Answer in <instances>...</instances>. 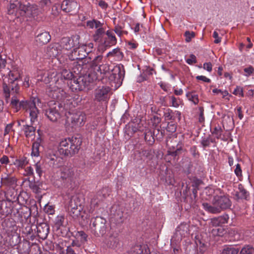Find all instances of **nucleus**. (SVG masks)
Instances as JSON below:
<instances>
[{"mask_svg": "<svg viewBox=\"0 0 254 254\" xmlns=\"http://www.w3.org/2000/svg\"><path fill=\"white\" fill-rule=\"evenodd\" d=\"M28 163L26 158L22 157L19 159L16 160L15 164L19 167H23Z\"/></svg>", "mask_w": 254, "mask_h": 254, "instance_id": "44", "label": "nucleus"}, {"mask_svg": "<svg viewBox=\"0 0 254 254\" xmlns=\"http://www.w3.org/2000/svg\"><path fill=\"white\" fill-rule=\"evenodd\" d=\"M81 142V140L77 137L64 138V156H71L77 153Z\"/></svg>", "mask_w": 254, "mask_h": 254, "instance_id": "6", "label": "nucleus"}, {"mask_svg": "<svg viewBox=\"0 0 254 254\" xmlns=\"http://www.w3.org/2000/svg\"><path fill=\"white\" fill-rule=\"evenodd\" d=\"M42 184L39 182H30L29 183V188L35 193H39L40 192V187Z\"/></svg>", "mask_w": 254, "mask_h": 254, "instance_id": "34", "label": "nucleus"}, {"mask_svg": "<svg viewBox=\"0 0 254 254\" xmlns=\"http://www.w3.org/2000/svg\"><path fill=\"white\" fill-rule=\"evenodd\" d=\"M3 182L7 185L10 186L15 183L16 179L13 177H7L3 179Z\"/></svg>", "mask_w": 254, "mask_h": 254, "instance_id": "47", "label": "nucleus"}, {"mask_svg": "<svg viewBox=\"0 0 254 254\" xmlns=\"http://www.w3.org/2000/svg\"><path fill=\"white\" fill-rule=\"evenodd\" d=\"M25 208L26 209L25 210H24L23 208L21 207L19 208L16 209V213L18 217L21 218L23 217L25 219H27L31 216L32 210L35 209L36 212V214H38L37 207L36 205L32 206L30 208L26 206H25Z\"/></svg>", "mask_w": 254, "mask_h": 254, "instance_id": "19", "label": "nucleus"}, {"mask_svg": "<svg viewBox=\"0 0 254 254\" xmlns=\"http://www.w3.org/2000/svg\"><path fill=\"white\" fill-rule=\"evenodd\" d=\"M163 116L165 120L174 121L177 119L180 121L181 118V113L178 111H173L170 109H167L164 112Z\"/></svg>", "mask_w": 254, "mask_h": 254, "instance_id": "18", "label": "nucleus"}, {"mask_svg": "<svg viewBox=\"0 0 254 254\" xmlns=\"http://www.w3.org/2000/svg\"><path fill=\"white\" fill-rule=\"evenodd\" d=\"M36 7L29 3L27 5L20 3L18 8L14 3H10L7 9V13L9 15H14L16 17L20 16L30 17L36 14Z\"/></svg>", "mask_w": 254, "mask_h": 254, "instance_id": "4", "label": "nucleus"}, {"mask_svg": "<svg viewBox=\"0 0 254 254\" xmlns=\"http://www.w3.org/2000/svg\"><path fill=\"white\" fill-rule=\"evenodd\" d=\"M55 105L54 108H50L46 110L45 112L47 117L52 122L57 121L61 118V113L63 111L61 104L57 103H55Z\"/></svg>", "mask_w": 254, "mask_h": 254, "instance_id": "12", "label": "nucleus"}, {"mask_svg": "<svg viewBox=\"0 0 254 254\" xmlns=\"http://www.w3.org/2000/svg\"><path fill=\"white\" fill-rule=\"evenodd\" d=\"M189 226L187 223H181L176 229L175 234L176 236H180L181 239L187 236L189 234Z\"/></svg>", "mask_w": 254, "mask_h": 254, "instance_id": "23", "label": "nucleus"}, {"mask_svg": "<svg viewBox=\"0 0 254 254\" xmlns=\"http://www.w3.org/2000/svg\"><path fill=\"white\" fill-rule=\"evenodd\" d=\"M112 72V74L109 76L110 80L113 81L115 83L122 84L125 75V69L124 65L119 64L116 65Z\"/></svg>", "mask_w": 254, "mask_h": 254, "instance_id": "10", "label": "nucleus"}, {"mask_svg": "<svg viewBox=\"0 0 254 254\" xmlns=\"http://www.w3.org/2000/svg\"><path fill=\"white\" fill-rule=\"evenodd\" d=\"M232 202L228 195H215L212 199L211 204L202 203L204 209L211 213L217 214L221 211L230 208Z\"/></svg>", "mask_w": 254, "mask_h": 254, "instance_id": "2", "label": "nucleus"}, {"mask_svg": "<svg viewBox=\"0 0 254 254\" xmlns=\"http://www.w3.org/2000/svg\"><path fill=\"white\" fill-rule=\"evenodd\" d=\"M23 130L26 137H30L35 135V128L32 126L26 125L23 126Z\"/></svg>", "mask_w": 254, "mask_h": 254, "instance_id": "30", "label": "nucleus"}, {"mask_svg": "<svg viewBox=\"0 0 254 254\" xmlns=\"http://www.w3.org/2000/svg\"><path fill=\"white\" fill-rule=\"evenodd\" d=\"M129 254H151L150 250L147 245L136 244L131 247L128 252Z\"/></svg>", "mask_w": 254, "mask_h": 254, "instance_id": "16", "label": "nucleus"}, {"mask_svg": "<svg viewBox=\"0 0 254 254\" xmlns=\"http://www.w3.org/2000/svg\"><path fill=\"white\" fill-rule=\"evenodd\" d=\"M196 78L197 80H202L204 82H207V83H210L211 82V80L210 79H209V78H207L206 77H205V76H203V75L197 76L196 77Z\"/></svg>", "mask_w": 254, "mask_h": 254, "instance_id": "62", "label": "nucleus"}, {"mask_svg": "<svg viewBox=\"0 0 254 254\" xmlns=\"http://www.w3.org/2000/svg\"><path fill=\"white\" fill-rule=\"evenodd\" d=\"M69 208L71 209V211L72 212L73 214L75 213L76 215H78L79 214L81 209V203L76 195L71 196L68 205L69 211Z\"/></svg>", "mask_w": 254, "mask_h": 254, "instance_id": "13", "label": "nucleus"}, {"mask_svg": "<svg viewBox=\"0 0 254 254\" xmlns=\"http://www.w3.org/2000/svg\"><path fill=\"white\" fill-rule=\"evenodd\" d=\"M106 34L107 37L104 38L103 46L105 47H109L116 45L117 43V39L113 32L108 30L106 32Z\"/></svg>", "mask_w": 254, "mask_h": 254, "instance_id": "20", "label": "nucleus"}, {"mask_svg": "<svg viewBox=\"0 0 254 254\" xmlns=\"http://www.w3.org/2000/svg\"><path fill=\"white\" fill-rule=\"evenodd\" d=\"M186 96L188 99L192 101L194 104L196 105L198 103L199 100L198 95L197 94H194L193 93H188L186 94Z\"/></svg>", "mask_w": 254, "mask_h": 254, "instance_id": "41", "label": "nucleus"}, {"mask_svg": "<svg viewBox=\"0 0 254 254\" xmlns=\"http://www.w3.org/2000/svg\"><path fill=\"white\" fill-rule=\"evenodd\" d=\"M177 129V125L174 122V121H171L168 122L167 127H166V129L167 131L170 133L175 132Z\"/></svg>", "mask_w": 254, "mask_h": 254, "instance_id": "42", "label": "nucleus"}, {"mask_svg": "<svg viewBox=\"0 0 254 254\" xmlns=\"http://www.w3.org/2000/svg\"><path fill=\"white\" fill-rule=\"evenodd\" d=\"M64 216H58L55 220V223L54 226L55 234L58 237L63 236L64 230Z\"/></svg>", "mask_w": 254, "mask_h": 254, "instance_id": "17", "label": "nucleus"}, {"mask_svg": "<svg viewBox=\"0 0 254 254\" xmlns=\"http://www.w3.org/2000/svg\"><path fill=\"white\" fill-rule=\"evenodd\" d=\"M40 100L38 98H34L32 100L27 101L24 105L23 108L25 109L26 111L29 114L30 117V121L33 124L35 122L37 121L38 115L39 114V110L37 109V105L38 104Z\"/></svg>", "mask_w": 254, "mask_h": 254, "instance_id": "7", "label": "nucleus"}, {"mask_svg": "<svg viewBox=\"0 0 254 254\" xmlns=\"http://www.w3.org/2000/svg\"><path fill=\"white\" fill-rule=\"evenodd\" d=\"M186 62L189 64H192L197 62L196 57L193 54L190 56V58L186 60Z\"/></svg>", "mask_w": 254, "mask_h": 254, "instance_id": "55", "label": "nucleus"}, {"mask_svg": "<svg viewBox=\"0 0 254 254\" xmlns=\"http://www.w3.org/2000/svg\"><path fill=\"white\" fill-rule=\"evenodd\" d=\"M91 229L93 234L96 237L103 236L106 232V220L105 219L97 216L91 219Z\"/></svg>", "mask_w": 254, "mask_h": 254, "instance_id": "5", "label": "nucleus"}, {"mask_svg": "<svg viewBox=\"0 0 254 254\" xmlns=\"http://www.w3.org/2000/svg\"><path fill=\"white\" fill-rule=\"evenodd\" d=\"M99 80L94 72L77 78L71 71L64 69V84L72 92L83 90L90 83Z\"/></svg>", "mask_w": 254, "mask_h": 254, "instance_id": "1", "label": "nucleus"}, {"mask_svg": "<svg viewBox=\"0 0 254 254\" xmlns=\"http://www.w3.org/2000/svg\"><path fill=\"white\" fill-rule=\"evenodd\" d=\"M153 126L156 127L161 122V119L156 116H154L151 119Z\"/></svg>", "mask_w": 254, "mask_h": 254, "instance_id": "50", "label": "nucleus"}, {"mask_svg": "<svg viewBox=\"0 0 254 254\" xmlns=\"http://www.w3.org/2000/svg\"><path fill=\"white\" fill-rule=\"evenodd\" d=\"M239 249L233 246H225L221 254H238Z\"/></svg>", "mask_w": 254, "mask_h": 254, "instance_id": "32", "label": "nucleus"}, {"mask_svg": "<svg viewBox=\"0 0 254 254\" xmlns=\"http://www.w3.org/2000/svg\"><path fill=\"white\" fill-rule=\"evenodd\" d=\"M233 93L236 95H239L240 96L243 97L244 94L243 88L240 86H237Z\"/></svg>", "mask_w": 254, "mask_h": 254, "instance_id": "53", "label": "nucleus"}, {"mask_svg": "<svg viewBox=\"0 0 254 254\" xmlns=\"http://www.w3.org/2000/svg\"><path fill=\"white\" fill-rule=\"evenodd\" d=\"M78 236L80 237L81 238V241H87V235L82 231H78Z\"/></svg>", "mask_w": 254, "mask_h": 254, "instance_id": "61", "label": "nucleus"}, {"mask_svg": "<svg viewBox=\"0 0 254 254\" xmlns=\"http://www.w3.org/2000/svg\"><path fill=\"white\" fill-rule=\"evenodd\" d=\"M211 223L213 226H215L216 227V226L222 225L219 217L212 218Z\"/></svg>", "mask_w": 254, "mask_h": 254, "instance_id": "56", "label": "nucleus"}, {"mask_svg": "<svg viewBox=\"0 0 254 254\" xmlns=\"http://www.w3.org/2000/svg\"><path fill=\"white\" fill-rule=\"evenodd\" d=\"M79 45V36H72L71 37H64V49L69 50L71 48H77Z\"/></svg>", "mask_w": 254, "mask_h": 254, "instance_id": "14", "label": "nucleus"}, {"mask_svg": "<svg viewBox=\"0 0 254 254\" xmlns=\"http://www.w3.org/2000/svg\"><path fill=\"white\" fill-rule=\"evenodd\" d=\"M198 190V189L197 188H193L192 190L193 196H190V197H186V202L189 203L190 205H194L195 204Z\"/></svg>", "mask_w": 254, "mask_h": 254, "instance_id": "35", "label": "nucleus"}, {"mask_svg": "<svg viewBox=\"0 0 254 254\" xmlns=\"http://www.w3.org/2000/svg\"><path fill=\"white\" fill-rule=\"evenodd\" d=\"M239 254H254V247L251 245H246L241 250Z\"/></svg>", "mask_w": 254, "mask_h": 254, "instance_id": "36", "label": "nucleus"}, {"mask_svg": "<svg viewBox=\"0 0 254 254\" xmlns=\"http://www.w3.org/2000/svg\"><path fill=\"white\" fill-rule=\"evenodd\" d=\"M191 186L193 188L198 189L199 186L202 184V181L196 177H193L190 179Z\"/></svg>", "mask_w": 254, "mask_h": 254, "instance_id": "43", "label": "nucleus"}, {"mask_svg": "<svg viewBox=\"0 0 254 254\" xmlns=\"http://www.w3.org/2000/svg\"><path fill=\"white\" fill-rule=\"evenodd\" d=\"M107 57H115L117 60L120 61L124 58V54L121 51L120 48H117L109 52L107 54Z\"/></svg>", "mask_w": 254, "mask_h": 254, "instance_id": "27", "label": "nucleus"}, {"mask_svg": "<svg viewBox=\"0 0 254 254\" xmlns=\"http://www.w3.org/2000/svg\"><path fill=\"white\" fill-rule=\"evenodd\" d=\"M42 166V165L40 161L37 162L35 165L36 172L39 177H41L43 173Z\"/></svg>", "mask_w": 254, "mask_h": 254, "instance_id": "48", "label": "nucleus"}, {"mask_svg": "<svg viewBox=\"0 0 254 254\" xmlns=\"http://www.w3.org/2000/svg\"><path fill=\"white\" fill-rule=\"evenodd\" d=\"M103 57L102 56H96L91 62V67L93 68L94 70L97 71L98 66L101 65Z\"/></svg>", "mask_w": 254, "mask_h": 254, "instance_id": "33", "label": "nucleus"}, {"mask_svg": "<svg viewBox=\"0 0 254 254\" xmlns=\"http://www.w3.org/2000/svg\"><path fill=\"white\" fill-rule=\"evenodd\" d=\"M64 117L65 119V124L71 125V127L75 126L79 127L84 125L85 119L84 115L82 114L80 112L72 113L70 112L64 113Z\"/></svg>", "mask_w": 254, "mask_h": 254, "instance_id": "8", "label": "nucleus"}, {"mask_svg": "<svg viewBox=\"0 0 254 254\" xmlns=\"http://www.w3.org/2000/svg\"><path fill=\"white\" fill-rule=\"evenodd\" d=\"M51 40V36L49 33L44 32L38 34L36 36V41L41 44H47Z\"/></svg>", "mask_w": 254, "mask_h": 254, "instance_id": "24", "label": "nucleus"}, {"mask_svg": "<svg viewBox=\"0 0 254 254\" xmlns=\"http://www.w3.org/2000/svg\"><path fill=\"white\" fill-rule=\"evenodd\" d=\"M200 143L204 150H205L206 148L209 147L211 143V141H209V136L202 137L200 141Z\"/></svg>", "mask_w": 254, "mask_h": 254, "instance_id": "39", "label": "nucleus"}, {"mask_svg": "<svg viewBox=\"0 0 254 254\" xmlns=\"http://www.w3.org/2000/svg\"><path fill=\"white\" fill-rule=\"evenodd\" d=\"M213 37L215 38L214 42L215 44H218L221 42V38L219 37L218 33L216 31L213 32Z\"/></svg>", "mask_w": 254, "mask_h": 254, "instance_id": "64", "label": "nucleus"}, {"mask_svg": "<svg viewBox=\"0 0 254 254\" xmlns=\"http://www.w3.org/2000/svg\"><path fill=\"white\" fill-rule=\"evenodd\" d=\"M140 155L146 158H150L152 156L151 150L149 149H143L140 151Z\"/></svg>", "mask_w": 254, "mask_h": 254, "instance_id": "46", "label": "nucleus"}, {"mask_svg": "<svg viewBox=\"0 0 254 254\" xmlns=\"http://www.w3.org/2000/svg\"><path fill=\"white\" fill-rule=\"evenodd\" d=\"M111 88L107 86L99 87L95 90L94 100L99 102L107 103L110 98Z\"/></svg>", "mask_w": 254, "mask_h": 254, "instance_id": "11", "label": "nucleus"}, {"mask_svg": "<svg viewBox=\"0 0 254 254\" xmlns=\"http://www.w3.org/2000/svg\"><path fill=\"white\" fill-rule=\"evenodd\" d=\"M155 131H152L149 129H147L145 130L144 133V139L148 144L152 145L154 144L155 142Z\"/></svg>", "mask_w": 254, "mask_h": 254, "instance_id": "25", "label": "nucleus"}, {"mask_svg": "<svg viewBox=\"0 0 254 254\" xmlns=\"http://www.w3.org/2000/svg\"><path fill=\"white\" fill-rule=\"evenodd\" d=\"M236 167L234 170L235 174L237 177L242 176V169L241 168V166L239 164H237L236 165Z\"/></svg>", "mask_w": 254, "mask_h": 254, "instance_id": "57", "label": "nucleus"}, {"mask_svg": "<svg viewBox=\"0 0 254 254\" xmlns=\"http://www.w3.org/2000/svg\"><path fill=\"white\" fill-rule=\"evenodd\" d=\"M37 235L39 238L45 240L49 233V227L45 223L39 224L37 226Z\"/></svg>", "mask_w": 254, "mask_h": 254, "instance_id": "22", "label": "nucleus"}, {"mask_svg": "<svg viewBox=\"0 0 254 254\" xmlns=\"http://www.w3.org/2000/svg\"><path fill=\"white\" fill-rule=\"evenodd\" d=\"M64 231H67L66 234L64 235V243H69L71 241V245L73 246L74 242V237L73 233L71 232L70 228L68 226H64Z\"/></svg>", "mask_w": 254, "mask_h": 254, "instance_id": "26", "label": "nucleus"}, {"mask_svg": "<svg viewBox=\"0 0 254 254\" xmlns=\"http://www.w3.org/2000/svg\"><path fill=\"white\" fill-rule=\"evenodd\" d=\"M25 171L26 176H32L34 174L33 169L31 166H29L26 168Z\"/></svg>", "mask_w": 254, "mask_h": 254, "instance_id": "63", "label": "nucleus"}, {"mask_svg": "<svg viewBox=\"0 0 254 254\" xmlns=\"http://www.w3.org/2000/svg\"><path fill=\"white\" fill-rule=\"evenodd\" d=\"M144 73V75L147 77V75L150 76L153 75V73L156 74V71L153 68H151L150 66H148L146 67Z\"/></svg>", "mask_w": 254, "mask_h": 254, "instance_id": "52", "label": "nucleus"}, {"mask_svg": "<svg viewBox=\"0 0 254 254\" xmlns=\"http://www.w3.org/2000/svg\"><path fill=\"white\" fill-rule=\"evenodd\" d=\"M128 129V130L126 131V132L128 135L130 133L129 132H130V133L131 134H133V133H134L138 130V128L133 126H129Z\"/></svg>", "mask_w": 254, "mask_h": 254, "instance_id": "58", "label": "nucleus"}, {"mask_svg": "<svg viewBox=\"0 0 254 254\" xmlns=\"http://www.w3.org/2000/svg\"><path fill=\"white\" fill-rule=\"evenodd\" d=\"M244 70L246 72L245 75L249 76L254 73V68L252 66L250 65L248 67L245 68Z\"/></svg>", "mask_w": 254, "mask_h": 254, "instance_id": "54", "label": "nucleus"}, {"mask_svg": "<svg viewBox=\"0 0 254 254\" xmlns=\"http://www.w3.org/2000/svg\"><path fill=\"white\" fill-rule=\"evenodd\" d=\"M105 243L107 246L111 249H115L120 245L119 235L117 233L111 234L106 239Z\"/></svg>", "mask_w": 254, "mask_h": 254, "instance_id": "15", "label": "nucleus"}, {"mask_svg": "<svg viewBox=\"0 0 254 254\" xmlns=\"http://www.w3.org/2000/svg\"><path fill=\"white\" fill-rule=\"evenodd\" d=\"M90 51H87L85 48V46L79 47V45L72 51L70 56H68L69 59L70 61H74L75 60H84L83 63H88L91 60L90 57L87 58V55Z\"/></svg>", "mask_w": 254, "mask_h": 254, "instance_id": "9", "label": "nucleus"}, {"mask_svg": "<svg viewBox=\"0 0 254 254\" xmlns=\"http://www.w3.org/2000/svg\"><path fill=\"white\" fill-rule=\"evenodd\" d=\"M203 68L208 72H211L212 69V65L210 62L205 63L203 64Z\"/></svg>", "mask_w": 254, "mask_h": 254, "instance_id": "60", "label": "nucleus"}, {"mask_svg": "<svg viewBox=\"0 0 254 254\" xmlns=\"http://www.w3.org/2000/svg\"><path fill=\"white\" fill-rule=\"evenodd\" d=\"M182 151V147L181 145L177 146V148L175 149V147H173V149L171 148L169 149L167 151V155H170L172 157L175 158L177 157H178L180 154H181Z\"/></svg>", "mask_w": 254, "mask_h": 254, "instance_id": "29", "label": "nucleus"}, {"mask_svg": "<svg viewBox=\"0 0 254 254\" xmlns=\"http://www.w3.org/2000/svg\"><path fill=\"white\" fill-rule=\"evenodd\" d=\"M225 232V229L222 227H215L211 230V234L214 236H222Z\"/></svg>", "mask_w": 254, "mask_h": 254, "instance_id": "38", "label": "nucleus"}, {"mask_svg": "<svg viewBox=\"0 0 254 254\" xmlns=\"http://www.w3.org/2000/svg\"><path fill=\"white\" fill-rule=\"evenodd\" d=\"M66 3L65 4L66 7H64L65 12H70L74 11L77 7V3L73 0H66Z\"/></svg>", "mask_w": 254, "mask_h": 254, "instance_id": "31", "label": "nucleus"}, {"mask_svg": "<svg viewBox=\"0 0 254 254\" xmlns=\"http://www.w3.org/2000/svg\"><path fill=\"white\" fill-rule=\"evenodd\" d=\"M190 151L193 157H198L199 155V152L197 150L196 146L194 145L190 148Z\"/></svg>", "mask_w": 254, "mask_h": 254, "instance_id": "51", "label": "nucleus"}, {"mask_svg": "<svg viewBox=\"0 0 254 254\" xmlns=\"http://www.w3.org/2000/svg\"><path fill=\"white\" fill-rule=\"evenodd\" d=\"M222 130L220 127H215L214 130L212 132V133L216 135V137L217 139H219L222 134Z\"/></svg>", "mask_w": 254, "mask_h": 254, "instance_id": "49", "label": "nucleus"}, {"mask_svg": "<svg viewBox=\"0 0 254 254\" xmlns=\"http://www.w3.org/2000/svg\"><path fill=\"white\" fill-rule=\"evenodd\" d=\"M97 71L100 73V74H106L109 71V67L107 64H101L100 66H98Z\"/></svg>", "mask_w": 254, "mask_h": 254, "instance_id": "40", "label": "nucleus"}, {"mask_svg": "<svg viewBox=\"0 0 254 254\" xmlns=\"http://www.w3.org/2000/svg\"><path fill=\"white\" fill-rule=\"evenodd\" d=\"M8 76L3 79V91L6 102L11 95L18 92L19 87L17 80L20 77V74L17 69H13L9 71Z\"/></svg>", "mask_w": 254, "mask_h": 254, "instance_id": "3", "label": "nucleus"}, {"mask_svg": "<svg viewBox=\"0 0 254 254\" xmlns=\"http://www.w3.org/2000/svg\"><path fill=\"white\" fill-rule=\"evenodd\" d=\"M64 180L66 181V184L68 182L71 183L73 181L74 171L72 168L66 169V168H64ZM70 185H71V183H70Z\"/></svg>", "mask_w": 254, "mask_h": 254, "instance_id": "28", "label": "nucleus"}, {"mask_svg": "<svg viewBox=\"0 0 254 254\" xmlns=\"http://www.w3.org/2000/svg\"><path fill=\"white\" fill-rule=\"evenodd\" d=\"M219 218L222 224L227 223L229 218L228 215L226 214L219 216Z\"/></svg>", "mask_w": 254, "mask_h": 254, "instance_id": "59", "label": "nucleus"}, {"mask_svg": "<svg viewBox=\"0 0 254 254\" xmlns=\"http://www.w3.org/2000/svg\"><path fill=\"white\" fill-rule=\"evenodd\" d=\"M40 142L35 141L33 142L32 148V156L38 157L40 155Z\"/></svg>", "mask_w": 254, "mask_h": 254, "instance_id": "37", "label": "nucleus"}, {"mask_svg": "<svg viewBox=\"0 0 254 254\" xmlns=\"http://www.w3.org/2000/svg\"><path fill=\"white\" fill-rule=\"evenodd\" d=\"M234 196V198L237 200L239 199L247 200L249 196V193L240 184L238 185V190L235 192Z\"/></svg>", "mask_w": 254, "mask_h": 254, "instance_id": "21", "label": "nucleus"}, {"mask_svg": "<svg viewBox=\"0 0 254 254\" xmlns=\"http://www.w3.org/2000/svg\"><path fill=\"white\" fill-rule=\"evenodd\" d=\"M184 36L186 37V41L187 42H190L191 40V39L195 37V33L192 31L190 32L189 31H187L185 32Z\"/></svg>", "mask_w": 254, "mask_h": 254, "instance_id": "45", "label": "nucleus"}]
</instances>
